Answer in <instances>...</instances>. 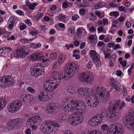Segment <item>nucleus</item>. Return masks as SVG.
<instances>
[{
  "label": "nucleus",
  "instance_id": "37998d69",
  "mask_svg": "<svg viewBox=\"0 0 134 134\" xmlns=\"http://www.w3.org/2000/svg\"><path fill=\"white\" fill-rule=\"evenodd\" d=\"M15 21V18L13 16H11L9 18L8 20V22L9 23H14Z\"/></svg>",
  "mask_w": 134,
  "mask_h": 134
},
{
  "label": "nucleus",
  "instance_id": "5701e85b",
  "mask_svg": "<svg viewBox=\"0 0 134 134\" xmlns=\"http://www.w3.org/2000/svg\"><path fill=\"white\" fill-rule=\"evenodd\" d=\"M6 104V99L3 98H0V111L4 107Z\"/></svg>",
  "mask_w": 134,
  "mask_h": 134
},
{
  "label": "nucleus",
  "instance_id": "a211bd4d",
  "mask_svg": "<svg viewBox=\"0 0 134 134\" xmlns=\"http://www.w3.org/2000/svg\"><path fill=\"white\" fill-rule=\"evenodd\" d=\"M30 123V124H35L38 125H40V123L41 122V119L39 116H35L33 117L32 118H30L27 121Z\"/></svg>",
  "mask_w": 134,
  "mask_h": 134
},
{
  "label": "nucleus",
  "instance_id": "a878e982",
  "mask_svg": "<svg viewBox=\"0 0 134 134\" xmlns=\"http://www.w3.org/2000/svg\"><path fill=\"white\" fill-rule=\"evenodd\" d=\"M75 29L72 26H71L68 29V35L69 36L74 35L75 33Z\"/></svg>",
  "mask_w": 134,
  "mask_h": 134
},
{
  "label": "nucleus",
  "instance_id": "774afa93",
  "mask_svg": "<svg viewBox=\"0 0 134 134\" xmlns=\"http://www.w3.org/2000/svg\"><path fill=\"white\" fill-rule=\"evenodd\" d=\"M64 134H73V133L71 131L67 130L65 131Z\"/></svg>",
  "mask_w": 134,
  "mask_h": 134
},
{
  "label": "nucleus",
  "instance_id": "5fc2aeb1",
  "mask_svg": "<svg viewBox=\"0 0 134 134\" xmlns=\"http://www.w3.org/2000/svg\"><path fill=\"white\" fill-rule=\"evenodd\" d=\"M31 126V128L33 130H36L37 128V126L38 125L37 124H32Z\"/></svg>",
  "mask_w": 134,
  "mask_h": 134
},
{
  "label": "nucleus",
  "instance_id": "ea45409f",
  "mask_svg": "<svg viewBox=\"0 0 134 134\" xmlns=\"http://www.w3.org/2000/svg\"><path fill=\"white\" fill-rule=\"evenodd\" d=\"M93 65L92 62L90 60L88 63L87 65V67L88 69H90L91 68Z\"/></svg>",
  "mask_w": 134,
  "mask_h": 134
},
{
  "label": "nucleus",
  "instance_id": "09e8293b",
  "mask_svg": "<svg viewBox=\"0 0 134 134\" xmlns=\"http://www.w3.org/2000/svg\"><path fill=\"white\" fill-rule=\"evenodd\" d=\"M16 13L20 15L24 16V14L23 12L20 10H16Z\"/></svg>",
  "mask_w": 134,
  "mask_h": 134
},
{
  "label": "nucleus",
  "instance_id": "393cba45",
  "mask_svg": "<svg viewBox=\"0 0 134 134\" xmlns=\"http://www.w3.org/2000/svg\"><path fill=\"white\" fill-rule=\"evenodd\" d=\"M23 96V99L26 101L31 100L33 99V97L31 95L25 94H24Z\"/></svg>",
  "mask_w": 134,
  "mask_h": 134
},
{
  "label": "nucleus",
  "instance_id": "aec40b11",
  "mask_svg": "<svg viewBox=\"0 0 134 134\" xmlns=\"http://www.w3.org/2000/svg\"><path fill=\"white\" fill-rule=\"evenodd\" d=\"M42 56V54L39 53H34L31 56L30 59L32 61L41 60Z\"/></svg>",
  "mask_w": 134,
  "mask_h": 134
},
{
  "label": "nucleus",
  "instance_id": "dca6fc26",
  "mask_svg": "<svg viewBox=\"0 0 134 134\" xmlns=\"http://www.w3.org/2000/svg\"><path fill=\"white\" fill-rule=\"evenodd\" d=\"M90 56L93 59V61L94 63H97L98 65H100V60L99 55L95 51L93 50H91L89 52Z\"/></svg>",
  "mask_w": 134,
  "mask_h": 134
},
{
  "label": "nucleus",
  "instance_id": "2f4dec72",
  "mask_svg": "<svg viewBox=\"0 0 134 134\" xmlns=\"http://www.w3.org/2000/svg\"><path fill=\"white\" fill-rule=\"evenodd\" d=\"M109 15L112 16H115L117 18L119 15V13L116 11L112 12H110Z\"/></svg>",
  "mask_w": 134,
  "mask_h": 134
},
{
  "label": "nucleus",
  "instance_id": "c85d7f7f",
  "mask_svg": "<svg viewBox=\"0 0 134 134\" xmlns=\"http://www.w3.org/2000/svg\"><path fill=\"white\" fill-rule=\"evenodd\" d=\"M57 17L58 20L63 22L65 21L66 16L65 15H63L62 14H59L57 16Z\"/></svg>",
  "mask_w": 134,
  "mask_h": 134
},
{
  "label": "nucleus",
  "instance_id": "7ed1b4c3",
  "mask_svg": "<svg viewBox=\"0 0 134 134\" xmlns=\"http://www.w3.org/2000/svg\"><path fill=\"white\" fill-rule=\"evenodd\" d=\"M108 127L107 124H103L101 127V131L100 132L102 134H122L124 129L120 124L111 125L109 131Z\"/></svg>",
  "mask_w": 134,
  "mask_h": 134
},
{
  "label": "nucleus",
  "instance_id": "473e14b6",
  "mask_svg": "<svg viewBox=\"0 0 134 134\" xmlns=\"http://www.w3.org/2000/svg\"><path fill=\"white\" fill-rule=\"evenodd\" d=\"M50 121L51 122V126H53L54 127H59L60 126V125L57 122H55V121H53L50 120Z\"/></svg>",
  "mask_w": 134,
  "mask_h": 134
},
{
  "label": "nucleus",
  "instance_id": "bb28decb",
  "mask_svg": "<svg viewBox=\"0 0 134 134\" xmlns=\"http://www.w3.org/2000/svg\"><path fill=\"white\" fill-rule=\"evenodd\" d=\"M105 5V3L102 2H98L94 5V8L95 9H98L103 7Z\"/></svg>",
  "mask_w": 134,
  "mask_h": 134
},
{
  "label": "nucleus",
  "instance_id": "cd10ccee",
  "mask_svg": "<svg viewBox=\"0 0 134 134\" xmlns=\"http://www.w3.org/2000/svg\"><path fill=\"white\" fill-rule=\"evenodd\" d=\"M65 60V57L62 55L58 57V63L60 65L63 64Z\"/></svg>",
  "mask_w": 134,
  "mask_h": 134
},
{
  "label": "nucleus",
  "instance_id": "20e7f679",
  "mask_svg": "<svg viewBox=\"0 0 134 134\" xmlns=\"http://www.w3.org/2000/svg\"><path fill=\"white\" fill-rule=\"evenodd\" d=\"M128 116H124L123 119V123L125 127L130 130L134 129V109H130L128 112Z\"/></svg>",
  "mask_w": 134,
  "mask_h": 134
},
{
  "label": "nucleus",
  "instance_id": "a18cd8bd",
  "mask_svg": "<svg viewBox=\"0 0 134 134\" xmlns=\"http://www.w3.org/2000/svg\"><path fill=\"white\" fill-rule=\"evenodd\" d=\"M95 14L96 15L100 18H102L104 17L103 16L101 15V13L100 12L97 11L95 12Z\"/></svg>",
  "mask_w": 134,
  "mask_h": 134
},
{
  "label": "nucleus",
  "instance_id": "13d9d810",
  "mask_svg": "<svg viewBox=\"0 0 134 134\" xmlns=\"http://www.w3.org/2000/svg\"><path fill=\"white\" fill-rule=\"evenodd\" d=\"M110 83L111 84V86L113 85V84H115L116 83V81L112 78L110 79Z\"/></svg>",
  "mask_w": 134,
  "mask_h": 134
},
{
  "label": "nucleus",
  "instance_id": "f257e3e1",
  "mask_svg": "<svg viewBox=\"0 0 134 134\" xmlns=\"http://www.w3.org/2000/svg\"><path fill=\"white\" fill-rule=\"evenodd\" d=\"M89 89L85 87L80 88L78 91V93L81 97H85L87 99L86 103L87 105L91 107H96L99 103V99L104 102L108 100L110 92L104 87H98L93 88L92 91Z\"/></svg>",
  "mask_w": 134,
  "mask_h": 134
},
{
  "label": "nucleus",
  "instance_id": "7c9ffc66",
  "mask_svg": "<svg viewBox=\"0 0 134 134\" xmlns=\"http://www.w3.org/2000/svg\"><path fill=\"white\" fill-rule=\"evenodd\" d=\"M97 37L96 35H90L88 37V39L90 41H96L97 40Z\"/></svg>",
  "mask_w": 134,
  "mask_h": 134
},
{
  "label": "nucleus",
  "instance_id": "de8ad7c7",
  "mask_svg": "<svg viewBox=\"0 0 134 134\" xmlns=\"http://www.w3.org/2000/svg\"><path fill=\"white\" fill-rule=\"evenodd\" d=\"M102 23L104 25H107L108 24V20L107 19L105 18L102 20Z\"/></svg>",
  "mask_w": 134,
  "mask_h": 134
},
{
  "label": "nucleus",
  "instance_id": "ddd939ff",
  "mask_svg": "<svg viewBox=\"0 0 134 134\" xmlns=\"http://www.w3.org/2000/svg\"><path fill=\"white\" fill-rule=\"evenodd\" d=\"M79 80L82 82L87 83L92 82L93 80V77L90 73L88 72L82 73L79 77Z\"/></svg>",
  "mask_w": 134,
  "mask_h": 134
},
{
  "label": "nucleus",
  "instance_id": "49530a36",
  "mask_svg": "<svg viewBox=\"0 0 134 134\" xmlns=\"http://www.w3.org/2000/svg\"><path fill=\"white\" fill-rule=\"evenodd\" d=\"M122 93L124 96H126L127 94V90L125 88H124L122 90Z\"/></svg>",
  "mask_w": 134,
  "mask_h": 134
},
{
  "label": "nucleus",
  "instance_id": "6ab92c4d",
  "mask_svg": "<svg viewBox=\"0 0 134 134\" xmlns=\"http://www.w3.org/2000/svg\"><path fill=\"white\" fill-rule=\"evenodd\" d=\"M78 106L77 107L76 109L82 111H85L87 109V107L85 103L81 100H79Z\"/></svg>",
  "mask_w": 134,
  "mask_h": 134
},
{
  "label": "nucleus",
  "instance_id": "bf43d9fd",
  "mask_svg": "<svg viewBox=\"0 0 134 134\" xmlns=\"http://www.w3.org/2000/svg\"><path fill=\"white\" fill-rule=\"evenodd\" d=\"M69 92L70 93L73 94L75 93L76 91L73 88H71L69 90Z\"/></svg>",
  "mask_w": 134,
  "mask_h": 134
},
{
  "label": "nucleus",
  "instance_id": "4468645a",
  "mask_svg": "<svg viewBox=\"0 0 134 134\" xmlns=\"http://www.w3.org/2000/svg\"><path fill=\"white\" fill-rule=\"evenodd\" d=\"M51 123L50 120L46 121L44 123H43L40 127L42 132L46 134H50L53 129L51 126Z\"/></svg>",
  "mask_w": 134,
  "mask_h": 134
},
{
  "label": "nucleus",
  "instance_id": "a19ab883",
  "mask_svg": "<svg viewBox=\"0 0 134 134\" xmlns=\"http://www.w3.org/2000/svg\"><path fill=\"white\" fill-rule=\"evenodd\" d=\"M112 87H113L117 91V92H119L120 91V88L118 85L115 84H113V85L112 86Z\"/></svg>",
  "mask_w": 134,
  "mask_h": 134
},
{
  "label": "nucleus",
  "instance_id": "680f3d73",
  "mask_svg": "<svg viewBox=\"0 0 134 134\" xmlns=\"http://www.w3.org/2000/svg\"><path fill=\"white\" fill-rule=\"evenodd\" d=\"M5 30L3 29H2L0 27V36L4 34L5 32Z\"/></svg>",
  "mask_w": 134,
  "mask_h": 134
},
{
  "label": "nucleus",
  "instance_id": "1a4fd4ad",
  "mask_svg": "<svg viewBox=\"0 0 134 134\" xmlns=\"http://www.w3.org/2000/svg\"><path fill=\"white\" fill-rule=\"evenodd\" d=\"M30 73L31 75L34 77H37L44 73V68L40 64H35L32 69Z\"/></svg>",
  "mask_w": 134,
  "mask_h": 134
},
{
  "label": "nucleus",
  "instance_id": "338daca9",
  "mask_svg": "<svg viewBox=\"0 0 134 134\" xmlns=\"http://www.w3.org/2000/svg\"><path fill=\"white\" fill-rule=\"evenodd\" d=\"M55 32L56 31L54 29H51L49 32V34H55Z\"/></svg>",
  "mask_w": 134,
  "mask_h": 134
},
{
  "label": "nucleus",
  "instance_id": "58836bf2",
  "mask_svg": "<svg viewBox=\"0 0 134 134\" xmlns=\"http://www.w3.org/2000/svg\"><path fill=\"white\" fill-rule=\"evenodd\" d=\"M27 90L30 92L34 93L35 92V91L32 87H28L27 88Z\"/></svg>",
  "mask_w": 134,
  "mask_h": 134
},
{
  "label": "nucleus",
  "instance_id": "b1692460",
  "mask_svg": "<svg viewBox=\"0 0 134 134\" xmlns=\"http://www.w3.org/2000/svg\"><path fill=\"white\" fill-rule=\"evenodd\" d=\"M116 58V56L115 54H113L111 55L110 59L109 65L110 67H113V66L115 60Z\"/></svg>",
  "mask_w": 134,
  "mask_h": 134
},
{
  "label": "nucleus",
  "instance_id": "39448f33",
  "mask_svg": "<svg viewBox=\"0 0 134 134\" xmlns=\"http://www.w3.org/2000/svg\"><path fill=\"white\" fill-rule=\"evenodd\" d=\"M65 70L66 74L64 72L63 73V75H62V77L64 79V80H68L72 77L75 71L78 70V68L76 66L74 63H70L69 65L68 64H66L65 66Z\"/></svg>",
  "mask_w": 134,
  "mask_h": 134
},
{
  "label": "nucleus",
  "instance_id": "6e6d98bb",
  "mask_svg": "<svg viewBox=\"0 0 134 134\" xmlns=\"http://www.w3.org/2000/svg\"><path fill=\"white\" fill-rule=\"evenodd\" d=\"M79 17V16L77 15L76 14L72 17V19L73 21H76Z\"/></svg>",
  "mask_w": 134,
  "mask_h": 134
},
{
  "label": "nucleus",
  "instance_id": "c9c22d12",
  "mask_svg": "<svg viewBox=\"0 0 134 134\" xmlns=\"http://www.w3.org/2000/svg\"><path fill=\"white\" fill-rule=\"evenodd\" d=\"M8 29L10 31H12L14 28V23H8Z\"/></svg>",
  "mask_w": 134,
  "mask_h": 134
},
{
  "label": "nucleus",
  "instance_id": "c03bdc74",
  "mask_svg": "<svg viewBox=\"0 0 134 134\" xmlns=\"http://www.w3.org/2000/svg\"><path fill=\"white\" fill-rule=\"evenodd\" d=\"M89 124L90 125L92 126H96L95 124V123L94 122V121H93L92 118H91L88 121Z\"/></svg>",
  "mask_w": 134,
  "mask_h": 134
},
{
  "label": "nucleus",
  "instance_id": "f704fd0d",
  "mask_svg": "<svg viewBox=\"0 0 134 134\" xmlns=\"http://www.w3.org/2000/svg\"><path fill=\"white\" fill-rule=\"evenodd\" d=\"M43 14L42 13H41L37 14L35 17L34 19L36 20H37L40 19L43 16Z\"/></svg>",
  "mask_w": 134,
  "mask_h": 134
},
{
  "label": "nucleus",
  "instance_id": "423d86ee",
  "mask_svg": "<svg viewBox=\"0 0 134 134\" xmlns=\"http://www.w3.org/2000/svg\"><path fill=\"white\" fill-rule=\"evenodd\" d=\"M79 100L75 98H73L70 101V102H62V108L65 111L69 112L72 109H76L78 106Z\"/></svg>",
  "mask_w": 134,
  "mask_h": 134
},
{
  "label": "nucleus",
  "instance_id": "0e129e2a",
  "mask_svg": "<svg viewBox=\"0 0 134 134\" xmlns=\"http://www.w3.org/2000/svg\"><path fill=\"white\" fill-rule=\"evenodd\" d=\"M77 33L78 35H82V31L80 29H78L77 30Z\"/></svg>",
  "mask_w": 134,
  "mask_h": 134
},
{
  "label": "nucleus",
  "instance_id": "c756f323",
  "mask_svg": "<svg viewBox=\"0 0 134 134\" xmlns=\"http://www.w3.org/2000/svg\"><path fill=\"white\" fill-rule=\"evenodd\" d=\"M57 56V53L56 52H53L50 55V58L52 60L56 58Z\"/></svg>",
  "mask_w": 134,
  "mask_h": 134
},
{
  "label": "nucleus",
  "instance_id": "f8f14e48",
  "mask_svg": "<svg viewBox=\"0 0 134 134\" xmlns=\"http://www.w3.org/2000/svg\"><path fill=\"white\" fill-rule=\"evenodd\" d=\"M30 52L25 47H22L19 49H17L14 52L15 57L19 56L21 58H24Z\"/></svg>",
  "mask_w": 134,
  "mask_h": 134
},
{
  "label": "nucleus",
  "instance_id": "69168bd1",
  "mask_svg": "<svg viewBox=\"0 0 134 134\" xmlns=\"http://www.w3.org/2000/svg\"><path fill=\"white\" fill-rule=\"evenodd\" d=\"M31 130L30 129H27L25 131V133L26 134H31Z\"/></svg>",
  "mask_w": 134,
  "mask_h": 134
},
{
  "label": "nucleus",
  "instance_id": "0eeeda50",
  "mask_svg": "<svg viewBox=\"0 0 134 134\" xmlns=\"http://www.w3.org/2000/svg\"><path fill=\"white\" fill-rule=\"evenodd\" d=\"M83 115L81 113H73L70 115L68 118V122L74 126L80 124L83 121Z\"/></svg>",
  "mask_w": 134,
  "mask_h": 134
},
{
  "label": "nucleus",
  "instance_id": "72a5a7b5",
  "mask_svg": "<svg viewBox=\"0 0 134 134\" xmlns=\"http://www.w3.org/2000/svg\"><path fill=\"white\" fill-rule=\"evenodd\" d=\"M3 48L4 49V51H5L4 53L6 52L7 53H9L12 50V49L9 47H4Z\"/></svg>",
  "mask_w": 134,
  "mask_h": 134
},
{
  "label": "nucleus",
  "instance_id": "4d7b16f0",
  "mask_svg": "<svg viewBox=\"0 0 134 134\" xmlns=\"http://www.w3.org/2000/svg\"><path fill=\"white\" fill-rule=\"evenodd\" d=\"M62 7L64 8H67L68 7V3L65 2H63V4Z\"/></svg>",
  "mask_w": 134,
  "mask_h": 134
},
{
  "label": "nucleus",
  "instance_id": "4c0bfd02",
  "mask_svg": "<svg viewBox=\"0 0 134 134\" xmlns=\"http://www.w3.org/2000/svg\"><path fill=\"white\" fill-rule=\"evenodd\" d=\"M89 14L91 16V19L92 21H94L97 18L96 16L92 12H90L89 13Z\"/></svg>",
  "mask_w": 134,
  "mask_h": 134
},
{
  "label": "nucleus",
  "instance_id": "79ce46f5",
  "mask_svg": "<svg viewBox=\"0 0 134 134\" xmlns=\"http://www.w3.org/2000/svg\"><path fill=\"white\" fill-rule=\"evenodd\" d=\"M88 134H102L98 130H94L92 131L90 133Z\"/></svg>",
  "mask_w": 134,
  "mask_h": 134
},
{
  "label": "nucleus",
  "instance_id": "412c9836",
  "mask_svg": "<svg viewBox=\"0 0 134 134\" xmlns=\"http://www.w3.org/2000/svg\"><path fill=\"white\" fill-rule=\"evenodd\" d=\"M38 98L40 100L43 101H46L49 99L47 95L45 94L43 92H42L40 93V95L38 96Z\"/></svg>",
  "mask_w": 134,
  "mask_h": 134
},
{
  "label": "nucleus",
  "instance_id": "052dcab7",
  "mask_svg": "<svg viewBox=\"0 0 134 134\" xmlns=\"http://www.w3.org/2000/svg\"><path fill=\"white\" fill-rule=\"evenodd\" d=\"M85 10L83 9H81L79 10V13L80 14H83L85 13Z\"/></svg>",
  "mask_w": 134,
  "mask_h": 134
},
{
  "label": "nucleus",
  "instance_id": "4be33fe9",
  "mask_svg": "<svg viewBox=\"0 0 134 134\" xmlns=\"http://www.w3.org/2000/svg\"><path fill=\"white\" fill-rule=\"evenodd\" d=\"M58 108V107L55 104H51L49 106V107H47V112L49 113H52Z\"/></svg>",
  "mask_w": 134,
  "mask_h": 134
},
{
  "label": "nucleus",
  "instance_id": "9b49d317",
  "mask_svg": "<svg viewBox=\"0 0 134 134\" xmlns=\"http://www.w3.org/2000/svg\"><path fill=\"white\" fill-rule=\"evenodd\" d=\"M22 105V103L20 100H14L8 105L7 109L9 112L15 113L21 108Z\"/></svg>",
  "mask_w": 134,
  "mask_h": 134
},
{
  "label": "nucleus",
  "instance_id": "e433bc0d",
  "mask_svg": "<svg viewBox=\"0 0 134 134\" xmlns=\"http://www.w3.org/2000/svg\"><path fill=\"white\" fill-rule=\"evenodd\" d=\"M103 53L104 55V58L105 59H107L108 58H110L111 56V54H110L108 53L107 51H103Z\"/></svg>",
  "mask_w": 134,
  "mask_h": 134
},
{
  "label": "nucleus",
  "instance_id": "864d4df0",
  "mask_svg": "<svg viewBox=\"0 0 134 134\" xmlns=\"http://www.w3.org/2000/svg\"><path fill=\"white\" fill-rule=\"evenodd\" d=\"M26 82H24L23 81L21 80L18 82V85L20 87H22L23 85Z\"/></svg>",
  "mask_w": 134,
  "mask_h": 134
},
{
  "label": "nucleus",
  "instance_id": "603ef678",
  "mask_svg": "<svg viewBox=\"0 0 134 134\" xmlns=\"http://www.w3.org/2000/svg\"><path fill=\"white\" fill-rule=\"evenodd\" d=\"M20 41L23 43H27L29 42V40L25 38H21L20 40Z\"/></svg>",
  "mask_w": 134,
  "mask_h": 134
},
{
  "label": "nucleus",
  "instance_id": "f3484780",
  "mask_svg": "<svg viewBox=\"0 0 134 134\" xmlns=\"http://www.w3.org/2000/svg\"><path fill=\"white\" fill-rule=\"evenodd\" d=\"M63 73H60L59 74L57 72V71H53L51 74L50 79L60 81V80H64V79L62 77V76H63L62 75H63Z\"/></svg>",
  "mask_w": 134,
  "mask_h": 134
},
{
  "label": "nucleus",
  "instance_id": "2eb2a0df",
  "mask_svg": "<svg viewBox=\"0 0 134 134\" xmlns=\"http://www.w3.org/2000/svg\"><path fill=\"white\" fill-rule=\"evenodd\" d=\"M20 123V121L18 119H12L8 122L7 126L10 130H12L16 129Z\"/></svg>",
  "mask_w": 134,
  "mask_h": 134
},
{
  "label": "nucleus",
  "instance_id": "3c124183",
  "mask_svg": "<svg viewBox=\"0 0 134 134\" xmlns=\"http://www.w3.org/2000/svg\"><path fill=\"white\" fill-rule=\"evenodd\" d=\"M119 63L121 65V66L123 67L126 66V65L127 62L125 61H120Z\"/></svg>",
  "mask_w": 134,
  "mask_h": 134
},
{
  "label": "nucleus",
  "instance_id": "6e6552de",
  "mask_svg": "<svg viewBox=\"0 0 134 134\" xmlns=\"http://www.w3.org/2000/svg\"><path fill=\"white\" fill-rule=\"evenodd\" d=\"M60 82V81L50 79L45 82L43 86L46 91L52 92L58 86Z\"/></svg>",
  "mask_w": 134,
  "mask_h": 134
},
{
  "label": "nucleus",
  "instance_id": "f03ea898",
  "mask_svg": "<svg viewBox=\"0 0 134 134\" xmlns=\"http://www.w3.org/2000/svg\"><path fill=\"white\" fill-rule=\"evenodd\" d=\"M120 102L121 100H116L114 104H111L106 109L105 114H98L96 116H94L98 124L102 122L104 118L108 116H109L110 118L115 119V121L118 120L120 117L118 115L119 112L120 113V110L126 105L124 101H122L120 103Z\"/></svg>",
  "mask_w": 134,
  "mask_h": 134
},
{
  "label": "nucleus",
  "instance_id": "e2e57ef3",
  "mask_svg": "<svg viewBox=\"0 0 134 134\" xmlns=\"http://www.w3.org/2000/svg\"><path fill=\"white\" fill-rule=\"evenodd\" d=\"M121 46L120 44H117L115 45V47H113V48L114 50L116 49L119 48H120Z\"/></svg>",
  "mask_w": 134,
  "mask_h": 134
},
{
  "label": "nucleus",
  "instance_id": "9d476101",
  "mask_svg": "<svg viewBox=\"0 0 134 134\" xmlns=\"http://www.w3.org/2000/svg\"><path fill=\"white\" fill-rule=\"evenodd\" d=\"M14 83V80L11 75L5 76L0 78V86L2 88L11 86Z\"/></svg>",
  "mask_w": 134,
  "mask_h": 134
},
{
  "label": "nucleus",
  "instance_id": "8fccbe9b",
  "mask_svg": "<svg viewBox=\"0 0 134 134\" xmlns=\"http://www.w3.org/2000/svg\"><path fill=\"white\" fill-rule=\"evenodd\" d=\"M30 34L33 36H36L37 35V33L35 31H32L30 32Z\"/></svg>",
  "mask_w": 134,
  "mask_h": 134
}]
</instances>
